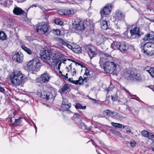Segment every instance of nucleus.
<instances>
[{"instance_id": "c9c22d12", "label": "nucleus", "mask_w": 154, "mask_h": 154, "mask_svg": "<svg viewBox=\"0 0 154 154\" xmlns=\"http://www.w3.org/2000/svg\"><path fill=\"white\" fill-rule=\"evenodd\" d=\"M114 88L113 86L110 84L109 86V88L106 89L105 90L108 93L109 91H112Z\"/></svg>"}, {"instance_id": "ddd939ff", "label": "nucleus", "mask_w": 154, "mask_h": 154, "mask_svg": "<svg viewBox=\"0 0 154 154\" xmlns=\"http://www.w3.org/2000/svg\"><path fill=\"white\" fill-rule=\"evenodd\" d=\"M85 50L88 54L91 59L97 54V51H93L92 48H91L89 46H87L86 47Z\"/></svg>"}, {"instance_id": "69168bd1", "label": "nucleus", "mask_w": 154, "mask_h": 154, "mask_svg": "<svg viewBox=\"0 0 154 154\" xmlns=\"http://www.w3.org/2000/svg\"><path fill=\"white\" fill-rule=\"evenodd\" d=\"M89 98L91 100H94V101H96V100L95 99H92V98H90V97Z\"/></svg>"}, {"instance_id": "412c9836", "label": "nucleus", "mask_w": 154, "mask_h": 154, "mask_svg": "<svg viewBox=\"0 0 154 154\" xmlns=\"http://www.w3.org/2000/svg\"><path fill=\"white\" fill-rule=\"evenodd\" d=\"M57 91H51V92L48 93V95H49V99H53L56 95Z\"/></svg>"}, {"instance_id": "7c9ffc66", "label": "nucleus", "mask_w": 154, "mask_h": 154, "mask_svg": "<svg viewBox=\"0 0 154 154\" xmlns=\"http://www.w3.org/2000/svg\"><path fill=\"white\" fill-rule=\"evenodd\" d=\"M103 112L106 114L107 115L109 116H112L114 113V112L111 111L110 110L107 109L104 111Z\"/></svg>"}, {"instance_id": "ea45409f", "label": "nucleus", "mask_w": 154, "mask_h": 154, "mask_svg": "<svg viewBox=\"0 0 154 154\" xmlns=\"http://www.w3.org/2000/svg\"><path fill=\"white\" fill-rule=\"evenodd\" d=\"M149 133L148 132L145 130H144L142 131V134L144 137H147Z\"/></svg>"}, {"instance_id": "052dcab7", "label": "nucleus", "mask_w": 154, "mask_h": 154, "mask_svg": "<svg viewBox=\"0 0 154 154\" xmlns=\"http://www.w3.org/2000/svg\"><path fill=\"white\" fill-rule=\"evenodd\" d=\"M34 127H35V130H36V132L37 131V127H36V126L35 125V123H34Z\"/></svg>"}, {"instance_id": "6e6552de", "label": "nucleus", "mask_w": 154, "mask_h": 154, "mask_svg": "<svg viewBox=\"0 0 154 154\" xmlns=\"http://www.w3.org/2000/svg\"><path fill=\"white\" fill-rule=\"evenodd\" d=\"M72 26L75 30L78 31H82L85 28L83 22L78 20H75L74 21Z\"/></svg>"}, {"instance_id": "cd10ccee", "label": "nucleus", "mask_w": 154, "mask_h": 154, "mask_svg": "<svg viewBox=\"0 0 154 154\" xmlns=\"http://www.w3.org/2000/svg\"><path fill=\"white\" fill-rule=\"evenodd\" d=\"M21 48L28 54H32V51L25 46L22 45Z\"/></svg>"}, {"instance_id": "c03bdc74", "label": "nucleus", "mask_w": 154, "mask_h": 154, "mask_svg": "<svg viewBox=\"0 0 154 154\" xmlns=\"http://www.w3.org/2000/svg\"><path fill=\"white\" fill-rule=\"evenodd\" d=\"M59 42L62 44L65 41L63 39L61 38H58L57 40Z\"/></svg>"}, {"instance_id": "37998d69", "label": "nucleus", "mask_w": 154, "mask_h": 154, "mask_svg": "<svg viewBox=\"0 0 154 154\" xmlns=\"http://www.w3.org/2000/svg\"><path fill=\"white\" fill-rule=\"evenodd\" d=\"M80 116L79 114V113H75L74 114L73 116V119H75L77 117H79Z\"/></svg>"}, {"instance_id": "6ab92c4d", "label": "nucleus", "mask_w": 154, "mask_h": 154, "mask_svg": "<svg viewBox=\"0 0 154 154\" xmlns=\"http://www.w3.org/2000/svg\"><path fill=\"white\" fill-rule=\"evenodd\" d=\"M13 12L14 14L19 15L23 14L24 13V11L21 8L16 7L14 8L13 11Z\"/></svg>"}, {"instance_id": "a211bd4d", "label": "nucleus", "mask_w": 154, "mask_h": 154, "mask_svg": "<svg viewBox=\"0 0 154 154\" xmlns=\"http://www.w3.org/2000/svg\"><path fill=\"white\" fill-rule=\"evenodd\" d=\"M41 78L42 82L47 83L49 81L50 79V76L48 73H46L42 75Z\"/></svg>"}, {"instance_id": "a18cd8bd", "label": "nucleus", "mask_w": 154, "mask_h": 154, "mask_svg": "<svg viewBox=\"0 0 154 154\" xmlns=\"http://www.w3.org/2000/svg\"><path fill=\"white\" fill-rule=\"evenodd\" d=\"M68 60H71V61H72L73 62H74V63H75V64L76 66H77V65H79V66L80 65L81 66H82L81 64H80L78 63H77V62H76L73 60H71L69 59H68Z\"/></svg>"}, {"instance_id": "0e129e2a", "label": "nucleus", "mask_w": 154, "mask_h": 154, "mask_svg": "<svg viewBox=\"0 0 154 154\" xmlns=\"http://www.w3.org/2000/svg\"><path fill=\"white\" fill-rule=\"evenodd\" d=\"M116 133L117 135H119L120 134V133L119 132H116Z\"/></svg>"}, {"instance_id": "20e7f679", "label": "nucleus", "mask_w": 154, "mask_h": 154, "mask_svg": "<svg viewBox=\"0 0 154 154\" xmlns=\"http://www.w3.org/2000/svg\"><path fill=\"white\" fill-rule=\"evenodd\" d=\"M142 51L149 55L154 54V43L148 42L142 47Z\"/></svg>"}, {"instance_id": "1a4fd4ad", "label": "nucleus", "mask_w": 154, "mask_h": 154, "mask_svg": "<svg viewBox=\"0 0 154 154\" xmlns=\"http://www.w3.org/2000/svg\"><path fill=\"white\" fill-rule=\"evenodd\" d=\"M112 9V8L110 5H108L104 7L103 9L100 11L102 18L106 16V15L109 14Z\"/></svg>"}, {"instance_id": "dca6fc26", "label": "nucleus", "mask_w": 154, "mask_h": 154, "mask_svg": "<svg viewBox=\"0 0 154 154\" xmlns=\"http://www.w3.org/2000/svg\"><path fill=\"white\" fill-rule=\"evenodd\" d=\"M110 57L111 56L109 54L104 53L101 54H100V63H103L105 60H108V58Z\"/></svg>"}, {"instance_id": "473e14b6", "label": "nucleus", "mask_w": 154, "mask_h": 154, "mask_svg": "<svg viewBox=\"0 0 154 154\" xmlns=\"http://www.w3.org/2000/svg\"><path fill=\"white\" fill-rule=\"evenodd\" d=\"M55 23L57 25H62L63 24V22L60 20L59 19H56L55 20Z\"/></svg>"}, {"instance_id": "39448f33", "label": "nucleus", "mask_w": 154, "mask_h": 154, "mask_svg": "<svg viewBox=\"0 0 154 154\" xmlns=\"http://www.w3.org/2000/svg\"><path fill=\"white\" fill-rule=\"evenodd\" d=\"M40 66L38 59H34L29 61L27 64V69L31 71H37Z\"/></svg>"}, {"instance_id": "0eeeda50", "label": "nucleus", "mask_w": 154, "mask_h": 154, "mask_svg": "<svg viewBox=\"0 0 154 154\" xmlns=\"http://www.w3.org/2000/svg\"><path fill=\"white\" fill-rule=\"evenodd\" d=\"M111 47L112 48L118 49L121 51H125L128 48V47L124 42H113Z\"/></svg>"}, {"instance_id": "680f3d73", "label": "nucleus", "mask_w": 154, "mask_h": 154, "mask_svg": "<svg viewBox=\"0 0 154 154\" xmlns=\"http://www.w3.org/2000/svg\"><path fill=\"white\" fill-rule=\"evenodd\" d=\"M76 74V71H74L72 73V75H74L75 74Z\"/></svg>"}, {"instance_id": "e433bc0d", "label": "nucleus", "mask_w": 154, "mask_h": 154, "mask_svg": "<svg viewBox=\"0 0 154 154\" xmlns=\"http://www.w3.org/2000/svg\"><path fill=\"white\" fill-rule=\"evenodd\" d=\"M149 73L152 77H154V68H151L149 71Z\"/></svg>"}, {"instance_id": "a878e982", "label": "nucleus", "mask_w": 154, "mask_h": 154, "mask_svg": "<svg viewBox=\"0 0 154 154\" xmlns=\"http://www.w3.org/2000/svg\"><path fill=\"white\" fill-rule=\"evenodd\" d=\"M7 36L4 31H0V40H5L6 39Z\"/></svg>"}, {"instance_id": "6e6d98bb", "label": "nucleus", "mask_w": 154, "mask_h": 154, "mask_svg": "<svg viewBox=\"0 0 154 154\" xmlns=\"http://www.w3.org/2000/svg\"><path fill=\"white\" fill-rule=\"evenodd\" d=\"M68 43L67 42H66L65 41L64 42L62 45L66 46Z\"/></svg>"}, {"instance_id": "79ce46f5", "label": "nucleus", "mask_w": 154, "mask_h": 154, "mask_svg": "<svg viewBox=\"0 0 154 154\" xmlns=\"http://www.w3.org/2000/svg\"><path fill=\"white\" fill-rule=\"evenodd\" d=\"M65 11L64 9L60 10L58 11V14L61 15H64Z\"/></svg>"}, {"instance_id": "4468645a", "label": "nucleus", "mask_w": 154, "mask_h": 154, "mask_svg": "<svg viewBox=\"0 0 154 154\" xmlns=\"http://www.w3.org/2000/svg\"><path fill=\"white\" fill-rule=\"evenodd\" d=\"M130 32L132 36L134 35L135 37H139L141 35L139 32V29L137 27H135L133 29L131 30Z\"/></svg>"}, {"instance_id": "2f4dec72", "label": "nucleus", "mask_w": 154, "mask_h": 154, "mask_svg": "<svg viewBox=\"0 0 154 154\" xmlns=\"http://www.w3.org/2000/svg\"><path fill=\"white\" fill-rule=\"evenodd\" d=\"M48 92L44 91L43 92V96L42 97V98L45 99L47 100L49 99V95H48Z\"/></svg>"}, {"instance_id": "7ed1b4c3", "label": "nucleus", "mask_w": 154, "mask_h": 154, "mask_svg": "<svg viewBox=\"0 0 154 154\" xmlns=\"http://www.w3.org/2000/svg\"><path fill=\"white\" fill-rule=\"evenodd\" d=\"M103 68L106 73L113 74L116 72V65L112 62H106L104 65Z\"/></svg>"}, {"instance_id": "9d476101", "label": "nucleus", "mask_w": 154, "mask_h": 154, "mask_svg": "<svg viewBox=\"0 0 154 154\" xmlns=\"http://www.w3.org/2000/svg\"><path fill=\"white\" fill-rule=\"evenodd\" d=\"M52 53L50 49L44 50L41 52L40 55L41 57L45 60H47V61L51 58L52 55Z\"/></svg>"}, {"instance_id": "864d4df0", "label": "nucleus", "mask_w": 154, "mask_h": 154, "mask_svg": "<svg viewBox=\"0 0 154 154\" xmlns=\"http://www.w3.org/2000/svg\"><path fill=\"white\" fill-rule=\"evenodd\" d=\"M61 63H62V62L61 61H60L59 64H58V69H59L60 68V66H61Z\"/></svg>"}, {"instance_id": "5701e85b", "label": "nucleus", "mask_w": 154, "mask_h": 154, "mask_svg": "<svg viewBox=\"0 0 154 154\" xmlns=\"http://www.w3.org/2000/svg\"><path fill=\"white\" fill-rule=\"evenodd\" d=\"M154 37V35L151 34H146L143 39V40H149L153 39Z\"/></svg>"}, {"instance_id": "a19ab883", "label": "nucleus", "mask_w": 154, "mask_h": 154, "mask_svg": "<svg viewBox=\"0 0 154 154\" xmlns=\"http://www.w3.org/2000/svg\"><path fill=\"white\" fill-rule=\"evenodd\" d=\"M54 34L56 35H58L60 34V31L58 29H55L53 30Z\"/></svg>"}, {"instance_id": "09e8293b", "label": "nucleus", "mask_w": 154, "mask_h": 154, "mask_svg": "<svg viewBox=\"0 0 154 154\" xmlns=\"http://www.w3.org/2000/svg\"><path fill=\"white\" fill-rule=\"evenodd\" d=\"M111 99L113 101H115L117 99V98L115 96L113 97L112 96H111Z\"/></svg>"}, {"instance_id": "aec40b11", "label": "nucleus", "mask_w": 154, "mask_h": 154, "mask_svg": "<svg viewBox=\"0 0 154 154\" xmlns=\"http://www.w3.org/2000/svg\"><path fill=\"white\" fill-rule=\"evenodd\" d=\"M101 28L103 30H106L107 28V23L106 21L102 20L101 22Z\"/></svg>"}, {"instance_id": "58836bf2", "label": "nucleus", "mask_w": 154, "mask_h": 154, "mask_svg": "<svg viewBox=\"0 0 154 154\" xmlns=\"http://www.w3.org/2000/svg\"><path fill=\"white\" fill-rule=\"evenodd\" d=\"M130 143L131 146L132 147H135L136 145V142L135 141L133 140L130 141Z\"/></svg>"}, {"instance_id": "9b49d317", "label": "nucleus", "mask_w": 154, "mask_h": 154, "mask_svg": "<svg viewBox=\"0 0 154 154\" xmlns=\"http://www.w3.org/2000/svg\"><path fill=\"white\" fill-rule=\"evenodd\" d=\"M13 59L15 62L21 63L23 61V55L21 53H17L15 54L13 57Z\"/></svg>"}, {"instance_id": "e2e57ef3", "label": "nucleus", "mask_w": 154, "mask_h": 154, "mask_svg": "<svg viewBox=\"0 0 154 154\" xmlns=\"http://www.w3.org/2000/svg\"><path fill=\"white\" fill-rule=\"evenodd\" d=\"M60 74H61V75L63 76H64V77H65V75H63L62 74V72L60 71H59V72Z\"/></svg>"}, {"instance_id": "423d86ee", "label": "nucleus", "mask_w": 154, "mask_h": 154, "mask_svg": "<svg viewBox=\"0 0 154 154\" xmlns=\"http://www.w3.org/2000/svg\"><path fill=\"white\" fill-rule=\"evenodd\" d=\"M36 31L41 34H44L49 30V26L45 22H42L37 24Z\"/></svg>"}, {"instance_id": "f3484780", "label": "nucleus", "mask_w": 154, "mask_h": 154, "mask_svg": "<svg viewBox=\"0 0 154 154\" xmlns=\"http://www.w3.org/2000/svg\"><path fill=\"white\" fill-rule=\"evenodd\" d=\"M47 62L51 67L55 68V67H57L59 61L57 60L53 59L51 58L47 61Z\"/></svg>"}, {"instance_id": "bf43d9fd", "label": "nucleus", "mask_w": 154, "mask_h": 154, "mask_svg": "<svg viewBox=\"0 0 154 154\" xmlns=\"http://www.w3.org/2000/svg\"><path fill=\"white\" fill-rule=\"evenodd\" d=\"M37 7V6L36 5H35V4H34V5H32L30 7V8H33V7Z\"/></svg>"}, {"instance_id": "f704fd0d", "label": "nucleus", "mask_w": 154, "mask_h": 154, "mask_svg": "<svg viewBox=\"0 0 154 154\" xmlns=\"http://www.w3.org/2000/svg\"><path fill=\"white\" fill-rule=\"evenodd\" d=\"M69 88V87L66 85H64L60 89V91L63 92Z\"/></svg>"}, {"instance_id": "393cba45", "label": "nucleus", "mask_w": 154, "mask_h": 154, "mask_svg": "<svg viewBox=\"0 0 154 154\" xmlns=\"http://www.w3.org/2000/svg\"><path fill=\"white\" fill-rule=\"evenodd\" d=\"M72 51L75 53L79 54L81 52V48L78 46H77L73 48Z\"/></svg>"}, {"instance_id": "f8f14e48", "label": "nucleus", "mask_w": 154, "mask_h": 154, "mask_svg": "<svg viewBox=\"0 0 154 154\" xmlns=\"http://www.w3.org/2000/svg\"><path fill=\"white\" fill-rule=\"evenodd\" d=\"M125 14H123L121 11H117L116 12L114 18L117 21L123 20L125 18Z\"/></svg>"}, {"instance_id": "4be33fe9", "label": "nucleus", "mask_w": 154, "mask_h": 154, "mask_svg": "<svg viewBox=\"0 0 154 154\" xmlns=\"http://www.w3.org/2000/svg\"><path fill=\"white\" fill-rule=\"evenodd\" d=\"M111 124L114 126L117 127L118 128H121L124 129L126 126H125L122 124L115 123L112 122H111Z\"/></svg>"}, {"instance_id": "4c0bfd02", "label": "nucleus", "mask_w": 154, "mask_h": 154, "mask_svg": "<svg viewBox=\"0 0 154 154\" xmlns=\"http://www.w3.org/2000/svg\"><path fill=\"white\" fill-rule=\"evenodd\" d=\"M147 137L152 140H154V135L152 133L148 134Z\"/></svg>"}, {"instance_id": "338daca9", "label": "nucleus", "mask_w": 154, "mask_h": 154, "mask_svg": "<svg viewBox=\"0 0 154 154\" xmlns=\"http://www.w3.org/2000/svg\"><path fill=\"white\" fill-rule=\"evenodd\" d=\"M72 80H73L72 79L69 78V81L71 82V81Z\"/></svg>"}, {"instance_id": "de8ad7c7", "label": "nucleus", "mask_w": 154, "mask_h": 154, "mask_svg": "<svg viewBox=\"0 0 154 154\" xmlns=\"http://www.w3.org/2000/svg\"><path fill=\"white\" fill-rule=\"evenodd\" d=\"M66 46H67L69 49H71L72 50V48L73 47H72V46L70 44L68 43Z\"/></svg>"}, {"instance_id": "72a5a7b5", "label": "nucleus", "mask_w": 154, "mask_h": 154, "mask_svg": "<svg viewBox=\"0 0 154 154\" xmlns=\"http://www.w3.org/2000/svg\"><path fill=\"white\" fill-rule=\"evenodd\" d=\"M21 122L20 118L15 119L14 125L16 126H18L20 124Z\"/></svg>"}, {"instance_id": "c85d7f7f", "label": "nucleus", "mask_w": 154, "mask_h": 154, "mask_svg": "<svg viewBox=\"0 0 154 154\" xmlns=\"http://www.w3.org/2000/svg\"><path fill=\"white\" fill-rule=\"evenodd\" d=\"M75 107L76 109H85L86 108V106H82V105L81 104L79 103H76L75 106Z\"/></svg>"}, {"instance_id": "bb28decb", "label": "nucleus", "mask_w": 154, "mask_h": 154, "mask_svg": "<svg viewBox=\"0 0 154 154\" xmlns=\"http://www.w3.org/2000/svg\"><path fill=\"white\" fill-rule=\"evenodd\" d=\"M82 79V76H80L79 79L78 80H72L71 81V82L76 84H79V85H82V82H81L80 81L81 80V79Z\"/></svg>"}, {"instance_id": "49530a36", "label": "nucleus", "mask_w": 154, "mask_h": 154, "mask_svg": "<svg viewBox=\"0 0 154 154\" xmlns=\"http://www.w3.org/2000/svg\"><path fill=\"white\" fill-rule=\"evenodd\" d=\"M37 95L39 96L40 97L42 98V97L43 96V93H42L41 92H38L37 93Z\"/></svg>"}, {"instance_id": "2eb2a0df", "label": "nucleus", "mask_w": 154, "mask_h": 154, "mask_svg": "<svg viewBox=\"0 0 154 154\" xmlns=\"http://www.w3.org/2000/svg\"><path fill=\"white\" fill-rule=\"evenodd\" d=\"M71 106V103L66 104L64 102H63L61 105V108L63 109L64 111H66L68 114H70L71 113V111L69 109Z\"/></svg>"}, {"instance_id": "8fccbe9b", "label": "nucleus", "mask_w": 154, "mask_h": 154, "mask_svg": "<svg viewBox=\"0 0 154 154\" xmlns=\"http://www.w3.org/2000/svg\"><path fill=\"white\" fill-rule=\"evenodd\" d=\"M89 71L88 70H86L84 74L87 75H88L89 74Z\"/></svg>"}, {"instance_id": "c756f323", "label": "nucleus", "mask_w": 154, "mask_h": 154, "mask_svg": "<svg viewBox=\"0 0 154 154\" xmlns=\"http://www.w3.org/2000/svg\"><path fill=\"white\" fill-rule=\"evenodd\" d=\"M88 75L86 74H84L83 75L84 78H83L82 77V79L81 81V82H82V84H83V82H86L88 80Z\"/></svg>"}, {"instance_id": "603ef678", "label": "nucleus", "mask_w": 154, "mask_h": 154, "mask_svg": "<svg viewBox=\"0 0 154 154\" xmlns=\"http://www.w3.org/2000/svg\"><path fill=\"white\" fill-rule=\"evenodd\" d=\"M122 89L125 90V91H126L127 93H129L130 92H129L128 91V90H127V89H126L124 87H123L122 88Z\"/></svg>"}, {"instance_id": "f03ea898", "label": "nucleus", "mask_w": 154, "mask_h": 154, "mask_svg": "<svg viewBox=\"0 0 154 154\" xmlns=\"http://www.w3.org/2000/svg\"><path fill=\"white\" fill-rule=\"evenodd\" d=\"M124 76L127 80H131L136 82L142 80L141 76L138 73H135L134 72L128 71L124 72Z\"/></svg>"}, {"instance_id": "5fc2aeb1", "label": "nucleus", "mask_w": 154, "mask_h": 154, "mask_svg": "<svg viewBox=\"0 0 154 154\" xmlns=\"http://www.w3.org/2000/svg\"><path fill=\"white\" fill-rule=\"evenodd\" d=\"M83 127H84L86 129H88V127L86 125H85L84 124H83Z\"/></svg>"}, {"instance_id": "f257e3e1", "label": "nucleus", "mask_w": 154, "mask_h": 154, "mask_svg": "<svg viewBox=\"0 0 154 154\" xmlns=\"http://www.w3.org/2000/svg\"><path fill=\"white\" fill-rule=\"evenodd\" d=\"M9 79L12 84L18 86L21 84L23 80V75L20 71L15 70L10 75Z\"/></svg>"}, {"instance_id": "b1692460", "label": "nucleus", "mask_w": 154, "mask_h": 154, "mask_svg": "<svg viewBox=\"0 0 154 154\" xmlns=\"http://www.w3.org/2000/svg\"><path fill=\"white\" fill-rule=\"evenodd\" d=\"M64 15H67L74 14L75 13L74 11L72 9L68 10L64 9Z\"/></svg>"}, {"instance_id": "774afa93", "label": "nucleus", "mask_w": 154, "mask_h": 154, "mask_svg": "<svg viewBox=\"0 0 154 154\" xmlns=\"http://www.w3.org/2000/svg\"><path fill=\"white\" fill-rule=\"evenodd\" d=\"M151 149L154 152V148L151 147Z\"/></svg>"}, {"instance_id": "4d7b16f0", "label": "nucleus", "mask_w": 154, "mask_h": 154, "mask_svg": "<svg viewBox=\"0 0 154 154\" xmlns=\"http://www.w3.org/2000/svg\"><path fill=\"white\" fill-rule=\"evenodd\" d=\"M66 61V59H63L62 60V63H65V62Z\"/></svg>"}, {"instance_id": "13d9d810", "label": "nucleus", "mask_w": 154, "mask_h": 154, "mask_svg": "<svg viewBox=\"0 0 154 154\" xmlns=\"http://www.w3.org/2000/svg\"><path fill=\"white\" fill-rule=\"evenodd\" d=\"M131 130H127L126 131V132L127 133H131Z\"/></svg>"}, {"instance_id": "3c124183", "label": "nucleus", "mask_w": 154, "mask_h": 154, "mask_svg": "<svg viewBox=\"0 0 154 154\" xmlns=\"http://www.w3.org/2000/svg\"><path fill=\"white\" fill-rule=\"evenodd\" d=\"M0 91L1 92H3L5 91V89L3 88L0 87Z\"/></svg>"}]
</instances>
